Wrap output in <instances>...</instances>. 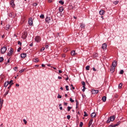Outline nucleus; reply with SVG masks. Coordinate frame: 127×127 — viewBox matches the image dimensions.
I'll return each instance as SVG.
<instances>
[{
  "label": "nucleus",
  "mask_w": 127,
  "mask_h": 127,
  "mask_svg": "<svg viewBox=\"0 0 127 127\" xmlns=\"http://www.w3.org/2000/svg\"><path fill=\"white\" fill-rule=\"evenodd\" d=\"M93 123V119H90L89 122V124H88V127H91V126H92V124Z\"/></svg>",
  "instance_id": "9"
},
{
  "label": "nucleus",
  "mask_w": 127,
  "mask_h": 127,
  "mask_svg": "<svg viewBox=\"0 0 127 127\" xmlns=\"http://www.w3.org/2000/svg\"><path fill=\"white\" fill-rule=\"evenodd\" d=\"M21 58L24 59L25 57H26V54L23 53L21 54Z\"/></svg>",
  "instance_id": "12"
},
{
  "label": "nucleus",
  "mask_w": 127,
  "mask_h": 127,
  "mask_svg": "<svg viewBox=\"0 0 127 127\" xmlns=\"http://www.w3.org/2000/svg\"><path fill=\"white\" fill-rule=\"evenodd\" d=\"M102 49L105 50L106 48H107V44H103L102 46Z\"/></svg>",
  "instance_id": "13"
},
{
  "label": "nucleus",
  "mask_w": 127,
  "mask_h": 127,
  "mask_svg": "<svg viewBox=\"0 0 127 127\" xmlns=\"http://www.w3.org/2000/svg\"><path fill=\"white\" fill-rule=\"evenodd\" d=\"M10 4L12 7H15V4H14V0H11L10 2Z\"/></svg>",
  "instance_id": "5"
},
{
  "label": "nucleus",
  "mask_w": 127,
  "mask_h": 127,
  "mask_svg": "<svg viewBox=\"0 0 127 127\" xmlns=\"http://www.w3.org/2000/svg\"><path fill=\"white\" fill-rule=\"evenodd\" d=\"M23 122L24 123L25 125H26V124H27V121H26L25 119H23Z\"/></svg>",
  "instance_id": "38"
},
{
  "label": "nucleus",
  "mask_w": 127,
  "mask_h": 127,
  "mask_svg": "<svg viewBox=\"0 0 127 127\" xmlns=\"http://www.w3.org/2000/svg\"><path fill=\"white\" fill-rule=\"evenodd\" d=\"M40 18H44V15L41 14V15L40 16Z\"/></svg>",
  "instance_id": "39"
},
{
  "label": "nucleus",
  "mask_w": 127,
  "mask_h": 127,
  "mask_svg": "<svg viewBox=\"0 0 127 127\" xmlns=\"http://www.w3.org/2000/svg\"><path fill=\"white\" fill-rule=\"evenodd\" d=\"M71 109H72V107H69V106L67 107V111H68V112H70V110H71Z\"/></svg>",
  "instance_id": "33"
},
{
  "label": "nucleus",
  "mask_w": 127,
  "mask_h": 127,
  "mask_svg": "<svg viewBox=\"0 0 127 127\" xmlns=\"http://www.w3.org/2000/svg\"><path fill=\"white\" fill-rule=\"evenodd\" d=\"M66 118L67 120H69V119H71V116H70V115H67Z\"/></svg>",
  "instance_id": "42"
},
{
  "label": "nucleus",
  "mask_w": 127,
  "mask_h": 127,
  "mask_svg": "<svg viewBox=\"0 0 127 127\" xmlns=\"http://www.w3.org/2000/svg\"><path fill=\"white\" fill-rule=\"evenodd\" d=\"M13 80H11L10 81H7V82L8 83L9 85L12 84V83H13Z\"/></svg>",
  "instance_id": "28"
},
{
  "label": "nucleus",
  "mask_w": 127,
  "mask_h": 127,
  "mask_svg": "<svg viewBox=\"0 0 127 127\" xmlns=\"http://www.w3.org/2000/svg\"><path fill=\"white\" fill-rule=\"evenodd\" d=\"M59 10H60V12H62V11H63L64 10V8H63V7H60L59 8Z\"/></svg>",
  "instance_id": "20"
},
{
  "label": "nucleus",
  "mask_w": 127,
  "mask_h": 127,
  "mask_svg": "<svg viewBox=\"0 0 127 127\" xmlns=\"http://www.w3.org/2000/svg\"><path fill=\"white\" fill-rule=\"evenodd\" d=\"M59 3H61V4H64V1H62V0H60L59 1Z\"/></svg>",
  "instance_id": "32"
},
{
  "label": "nucleus",
  "mask_w": 127,
  "mask_h": 127,
  "mask_svg": "<svg viewBox=\"0 0 127 127\" xmlns=\"http://www.w3.org/2000/svg\"><path fill=\"white\" fill-rule=\"evenodd\" d=\"M34 61L36 63L39 61V59H38V58H36Z\"/></svg>",
  "instance_id": "30"
},
{
  "label": "nucleus",
  "mask_w": 127,
  "mask_h": 127,
  "mask_svg": "<svg viewBox=\"0 0 127 127\" xmlns=\"http://www.w3.org/2000/svg\"><path fill=\"white\" fill-rule=\"evenodd\" d=\"M28 23L29 25L32 26L33 24V21H32V18H29L28 19Z\"/></svg>",
  "instance_id": "7"
},
{
  "label": "nucleus",
  "mask_w": 127,
  "mask_h": 127,
  "mask_svg": "<svg viewBox=\"0 0 127 127\" xmlns=\"http://www.w3.org/2000/svg\"><path fill=\"white\" fill-rule=\"evenodd\" d=\"M58 99H61V98H62V96L59 94L58 96Z\"/></svg>",
  "instance_id": "45"
},
{
  "label": "nucleus",
  "mask_w": 127,
  "mask_h": 127,
  "mask_svg": "<svg viewBox=\"0 0 127 127\" xmlns=\"http://www.w3.org/2000/svg\"><path fill=\"white\" fill-rule=\"evenodd\" d=\"M93 71H97V69H96V68H95V67H93Z\"/></svg>",
  "instance_id": "64"
},
{
  "label": "nucleus",
  "mask_w": 127,
  "mask_h": 127,
  "mask_svg": "<svg viewBox=\"0 0 127 127\" xmlns=\"http://www.w3.org/2000/svg\"><path fill=\"white\" fill-rule=\"evenodd\" d=\"M30 46L32 47L33 46V43H32L30 44Z\"/></svg>",
  "instance_id": "59"
},
{
  "label": "nucleus",
  "mask_w": 127,
  "mask_h": 127,
  "mask_svg": "<svg viewBox=\"0 0 127 127\" xmlns=\"http://www.w3.org/2000/svg\"><path fill=\"white\" fill-rule=\"evenodd\" d=\"M85 69L86 70H87V71H89V70H90V66L89 65H87L85 67Z\"/></svg>",
  "instance_id": "27"
},
{
  "label": "nucleus",
  "mask_w": 127,
  "mask_h": 127,
  "mask_svg": "<svg viewBox=\"0 0 127 127\" xmlns=\"http://www.w3.org/2000/svg\"><path fill=\"white\" fill-rule=\"evenodd\" d=\"M92 93L93 94H98L99 93V90H93Z\"/></svg>",
  "instance_id": "17"
},
{
  "label": "nucleus",
  "mask_w": 127,
  "mask_h": 127,
  "mask_svg": "<svg viewBox=\"0 0 127 127\" xmlns=\"http://www.w3.org/2000/svg\"><path fill=\"white\" fill-rule=\"evenodd\" d=\"M91 118H96V113L95 112H93L91 114Z\"/></svg>",
  "instance_id": "14"
},
{
  "label": "nucleus",
  "mask_w": 127,
  "mask_h": 127,
  "mask_svg": "<svg viewBox=\"0 0 127 127\" xmlns=\"http://www.w3.org/2000/svg\"><path fill=\"white\" fill-rule=\"evenodd\" d=\"M3 61V57H0V62Z\"/></svg>",
  "instance_id": "37"
},
{
  "label": "nucleus",
  "mask_w": 127,
  "mask_h": 127,
  "mask_svg": "<svg viewBox=\"0 0 127 127\" xmlns=\"http://www.w3.org/2000/svg\"><path fill=\"white\" fill-rule=\"evenodd\" d=\"M33 5L34 6H36L37 5V3H33Z\"/></svg>",
  "instance_id": "47"
},
{
  "label": "nucleus",
  "mask_w": 127,
  "mask_h": 127,
  "mask_svg": "<svg viewBox=\"0 0 127 127\" xmlns=\"http://www.w3.org/2000/svg\"><path fill=\"white\" fill-rule=\"evenodd\" d=\"M35 40L36 42H40V41H41V38L39 36H38L35 37Z\"/></svg>",
  "instance_id": "4"
},
{
  "label": "nucleus",
  "mask_w": 127,
  "mask_h": 127,
  "mask_svg": "<svg viewBox=\"0 0 127 127\" xmlns=\"http://www.w3.org/2000/svg\"><path fill=\"white\" fill-rule=\"evenodd\" d=\"M13 51H14L13 49H12V48H11L10 49V50L9 51V52L7 54V56H11V55H12V54H13Z\"/></svg>",
  "instance_id": "3"
},
{
  "label": "nucleus",
  "mask_w": 127,
  "mask_h": 127,
  "mask_svg": "<svg viewBox=\"0 0 127 127\" xmlns=\"http://www.w3.org/2000/svg\"><path fill=\"white\" fill-rule=\"evenodd\" d=\"M62 57H63V58H65V57H66V55H65V54H63Z\"/></svg>",
  "instance_id": "53"
},
{
  "label": "nucleus",
  "mask_w": 127,
  "mask_h": 127,
  "mask_svg": "<svg viewBox=\"0 0 127 127\" xmlns=\"http://www.w3.org/2000/svg\"><path fill=\"white\" fill-rule=\"evenodd\" d=\"M69 101L70 102H71V103H74V100H73V99H72V98H70L69 99Z\"/></svg>",
  "instance_id": "41"
},
{
  "label": "nucleus",
  "mask_w": 127,
  "mask_h": 127,
  "mask_svg": "<svg viewBox=\"0 0 127 127\" xmlns=\"http://www.w3.org/2000/svg\"><path fill=\"white\" fill-rule=\"evenodd\" d=\"M59 73H60V74H61V73H62V70H59Z\"/></svg>",
  "instance_id": "63"
},
{
  "label": "nucleus",
  "mask_w": 127,
  "mask_h": 127,
  "mask_svg": "<svg viewBox=\"0 0 127 127\" xmlns=\"http://www.w3.org/2000/svg\"><path fill=\"white\" fill-rule=\"evenodd\" d=\"M116 119V117L113 116H111L110 118H108V120L107 121V124H109V123L111 122H114L115 120Z\"/></svg>",
  "instance_id": "1"
},
{
  "label": "nucleus",
  "mask_w": 127,
  "mask_h": 127,
  "mask_svg": "<svg viewBox=\"0 0 127 127\" xmlns=\"http://www.w3.org/2000/svg\"><path fill=\"white\" fill-rule=\"evenodd\" d=\"M76 53L75 52V51H72L71 52V55H72V56H75V55H76Z\"/></svg>",
  "instance_id": "16"
},
{
  "label": "nucleus",
  "mask_w": 127,
  "mask_h": 127,
  "mask_svg": "<svg viewBox=\"0 0 127 127\" xmlns=\"http://www.w3.org/2000/svg\"><path fill=\"white\" fill-rule=\"evenodd\" d=\"M84 117H88V114H87V112H84Z\"/></svg>",
  "instance_id": "34"
},
{
  "label": "nucleus",
  "mask_w": 127,
  "mask_h": 127,
  "mask_svg": "<svg viewBox=\"0 0 127 127\" xmlns=\"http://www.w3.org/2000/svg\"><path fill=\"white\" fill-rule=\"evenodd\" d=\"M79 127H83V122H80Z\"/></svg>",
  "instance_id": "43"
},
{
  "label": "nucleus",
  "mask_w": 127,
  "mask_h": 127,
  "mask_svg": "<svg viewBox=\"0 0 127 127\" xmlns=\"http://www.w3.org/2000/svg\"><path fill=\"white\" fill-rule=\"evenodd\" d=\"M5 29L6 30H8V29H9V24H7V25H6V27H5Z\"/></svg>",
  "instance_id": "21"
},
{
  "label": "nucleus",
  "mask_w": 127,
  "mask_h": 127,
  "mask_svg": "<svg viewBox=\"0 0 127 127\" xmlns=\"http://www.w3.org/2000/svg\"><path fill=\"white\" fill-rule=\"evenodd\" d=\"M2 104H3V100H1V99H0V105H1V108H2Z\"/></svg>",
  "instance_id": "19"
},
{
  "label": "nucleus",
  "mask_w": 127,
  "mask_h": 127,
  "mask_svg": "<svg viewBox=\"0 0 127 127\" xmlns=\"http://www.w3.org/2000/svg\"><path fill=\"white\" fill-rule=\"evenodd\" d=\"M76 109H78V105H79V102L77 100H76Z\"/></svg>",
  "instance_id": "31"
},
{
  "label": "nucleus",
  "mask_w": 127,
  "mask_h": 127,
  "mask_svg": "<svg viewBox=\"0 0 127 127\" xmlns=\"http://www.w3.org/2000/svg\"><path fill=\"white\" fill-rule=\"evenodd\" d=\"M122 87H123V83H120L119 85V88L122 89Z\"/></svg>",
  "instance_id": "24"
},
{
  "label": "nucleus",
  "mask_w": 127,
  "mask_h": 127,
  "mask_svg": "<svg viewBox=\"0 0 127 127\" xmlns=\"http://www.w3.org/2000/svg\"><path fill=\"white\" fill-rule=\"evenodd\" d=\"M66 78L65 79V81H67V80H69V77H68V76L65 75Z\"/></svg>",
  "instance_id": "46"
},
{
  "label": "nucleus",
  "mask_w": 127,
  "mask_h": 127,
  "mask_svg": "<svg viewBox=\"0 0 127 127\" xmlns=\"http://www.w3.org/2000/svg\"><path fill=\"white\" fill-rule=\"evenodd\" d=\"M10 85L9 86V87L10 88H11V86H12V85H13V83H12L11 84H9Z\"/></svg>",
  "instance_id": "57"
},
{
  "label": "nucleus",
  "mask_w": 127,
  "mask_h": 127,
  "mask_svg": "<svg viewBox=\"0 0 127 127\" xmlns=\"http://www.w3.org/2000/svg\"><path fill=\"white\" fill-rule=\"evenodd\" d=\"M118 2H119V1H114V3H115V4H118Z\"/></svg>",
  "instance_id": "56"
},
{
  "label": "nucleus",
  "mask_w": 127,
  "mask_h": 127,
  "mask_svg": "<svg viewBox=\"0 0 127 127\" xmlns=\"http://www.w3.org/2000/svg\"><path fill=\"white\" fill-rule=\"evenodd\" d=\"M9 16H10V17H12V13H9Z\"/></svg>",
  "instance_id": "52"
},
{
  "label": "nucleus",
  "mask_w": 127,
  "mask_h": 127,
  "mask_svg": "<svg viewBox=\"0 0 127 127\" xmlns=\"http://www.w3.org/2000/svg\"><path fill=\"white\" fill-rule=\"evenodd\" d=\"M115 69H116V67L111 66L110 71L111 73H114L115 72Z\"/></svg>",
  "instance_id": "8"
},
{
  "label": "nucleus",
  "mask_w": 127,
  "mask_h": 127,
  "mask_svg": "<svg viewBox=\"0 0 127 127\" xmlns=\"http://www.w3.org/2000/svg\"><path fill=\"white\" fill-rule=\"evenodd\" d=\"M24 71V69H21V70L19 71V73H22Z\"/></svg>",
  "instance_id": "48"
},
{
  "label": "nucleus",
  "mask_w": 127,
  "mask_h": 127,
  "mask_svg": "<svg viewBox=\"0 0 127 127\" xmlns=\"http://www.w3.org/2000/svg\"><path fill=\"white\" fill-rule=\"evenodd\" d=\"M27 37V32H24L23 33V35L22 36V38L23 39H25Z\"/></svg>",
  "instance_id": "6"
},
{
  "label": "nucleus",
  "mask_w": 127,
  "mask_h": 127,
  "mask_svg": "<svg viewBox=\"0 0 127 127\" xmlns=\"http://www.w3.org/2000/svg\"><path fill=\"white\" fill-rule=\"evenodd\" d=\"M118 97H119V95H118V94H116L115 96V98H118Z\"/></svg>",
  "instance_id": "61"
},
{
  "label": "nucleus",
  "mask_w": 127,
  "mask_h": 127,
  "mask_svg": "<svg viewBox=\"0 0 127 127\" xmlns=\"http://www.w3.org/2000/svg\"><path fill=\"white\" fill-rule=\"evenodd\" d=\"M58 79H59V80H61V79H62V77H61V76H58Z\"/></svg>",
  "instance_id": "55"
},
{
  "label": "nucleus",
  "mask_w": 127,
  "mask_h": 127,
  "mask_svg": "<svg viewBox=\"0 0 127 127\" xmlns=\"http://www.w3.org/2000/svg\"><path fill=\"white\" fill-rule=\"evenodd\" d=\"M81 84L83 86H86V83L84 81H82Z\"/></svg>",
  "instance_id": "36"
},
{
  "label": "nucleus",
  "mask_w": 127,
  "mask_h": 127,
  "mask_svg": "<svg viewBox=\"0 0 127 127\" xmlns=\"http://www.w3.org/2000/svg\"><path fill=\"white\" fill-rule=\"evenodd\" d=\"M51 20L50 17H47L45 19V21L46 22H48V23H49V21H50Z\"/></svg>",
  "instance_id": "10"
},
{
  "label": "nucleus",
  "mask_w": 127,
  "mask_h": 127,
  "mask_svg": "<svg viewBox=\"0 0 127 127\" xmlns=\"http://www.w3.org/2000/svg\"><path fill=\"white\" fill-rule=\"evenodd\" d=\"M60 109L61 110H63V108L62 106H61V107H60Z\"/></svg>",
  "instance_id": "62"
},
{
  "label": "nucleus",
  "mask_w": 127,
  "mask_h": 127,
  "mask_svg": "<svg viewBox=\"0 0 127 127\" xmlns=\"http://www.w3.org/2000/svg\"><path fill=\"white\" fill-rule=\"evenodd\" d=\"M6 47H2L1 46V49H0V52L1 54H4L5 52H6L7 50Z\"/></svg>",
  "instance_id": "2"
},
{
  "label": "nucleus",
  "mask_w": 127,
  "mask_h": 127,
  "mask_svg": "<svg viewBox=\"0 0 127 127\" xmlns=\"http://www.w3.org/2000/svg\"><path fill=\"white\" fill-rule=\"evenodd\" d=\"M76 123L77 124H79V118H77V119H76Z\"/></svg>",
  "instance_id": "54"
},
{
  "label": "nucleus",
  "mask_w": 127,
  "mask_h": 127,
  "mask_svg": "<svg viewBox=\"0 0 127 127\" xmlns=\"http://www.w3.org/2000/svg\"><path fill=\"white\" fill-rule=\"evenodd\" d=\"M65 89H66V91H69V86L68 85H66Z\"/></svg>",
  "instance_id": "35"
},
{
  "label": "nucleus",
  "mask_w": 127,
  "mask_h": 127,
  "mask_svg": "<svg viewBox=\"0 0 127 127\" xmlns=\"http://www.w3.org/2000/svg\"><path fill=\"white\" fill-rule=\"evenodd\" d=\"M117 62L114 61L113 63H112V66L113 67H116V66H117Z\"/></svg>",
  "instance_id": "15"
},
{
  "label": "nucleus",
  "mask_w": 127,
  "mask_h": 127,
  "mask_svg": "<svg viewBox=\"0 0 127 127\" xmlns=\"http://www.w3.org/2000/svg\"><path fill=\"white\" fill-rule=\"evenodd\" d=\"M45 50V48L43 47V48H42L41 51H44Z\"/></svg>",
  "instance_id": "49"
},
{
  "label": "nucleus",
  "mask_w": 127,
  "mask_h": 127,
  "mask_svg": "<svg viewBox=\"0 0 127 127\" xmlns=\"http://www.w3.org/2000/svg\"><path fill=\"white\" fill-rule=\"evenodd\" d=\"M83 89H82V92H85V90H86V85H83Z\"/></svg>",
  "instance_id": "29"
},
{
  "label": "nucleus",
  "mask_w": 127,
  "mask_h": 127,
  "mask_svg": "<svg viewBox=\"0 0 127 127\" xmlns=\"http://www.w3.org/2000/svg\"><path fill=\"white\" fill-rule=\"evenodd\" d=\"M18 45L21 46L22 43H21V42H20V41H18Z\"/></svg>",
  "instance_id": "51"
},
{
  "label": "nucleus",
  "mask_w": 127,
  "mask_h": 127,
  "mask_svg": "<svg viewBox=\"0 0 127 127\" xmlns=\"http://www.w3.org/2000/svg\"><path fill=\"white\" fill-rule=\"evenodd\" d=\"M80 27H81V28H85V24H84L83 23H82L80 24Z\"/></svg>",
  "instance_id": "23"
},
{
  "label": "nucleus",
  "mask_w": 127,
  "mask_h": 127,
  "mask_svg": "<svg viewBox=\"0 0 127 127\" xmlns=\"http://www.w3.org/2000/svg\"><path fill=\"white\" fill-rule=\"evenodd\" d=\"M103 102H106V101H107V97L106 96H103L102 97V99Z\"/></svg>",
  "instance_id": "18"
},
{
  "label": "nucleus",
  "mask_w": 127,
  "mask_h": 127,
  "mask_svg": "<svg viewBox=\"0 0 127 127\" xmlns=\"http://www.w3.org/2000/svg\"><path fill=\"white\" fill-rule=\"evenodd\" d=\"M120 74H124V70H121L120 71Z\"/></svg>",
  "instance_id": "44"
},
{
  "label": "nucleus",
  "mask_w": 127,
  "mask_h": 127,
  "mask_svg": "<svg viewBox=\"0 0 127 127\" xmlns=\"http://www.w3.org/2000/svg\"><path fill=\"white\" fill-rule=\"evenodd\" d=\"M20 50H21V47H19V48L17 49V52H20Z\"/></svg>",
  "instance_id": "40"
},
{
  "label": "nucleus",
  "mask_w": 127,
  "mask_h": 127,
  "mask_svg": "<svg viewBox=\"0 0 127 127\" xmlns=\"http://www.w3.org/2000/svg\"><path fill=\"white\" fill-rule=\"evenodd\" d=\"M109 127H116V126H115V125H111L109 126Z\"/></svg>",
  "instance_id": "50"
},
{
  "label": "nucleus",
  "mask_w": 127,
  "mask_h": 127,
  "mask_svg": "<svg viewBox=\"0 0 127 127\" xmlns=\"http://www.w3.org/2000/svg\"><path fill=\"white\" fill-rule=\"evenodd\" d=\"M57 37H59V33H57Z\"/></svg>",
  "instance_id": "60"
},
{
  "label": "nucleus",
  "mask_w": 127,
  "mask_h": 127,
  "mask_svg": "<svg viewBox=\"0 0 127 127\" xmlns=\"http://www.w3.org/2000/svg\"><path fill=\"white\" fill-rule=\"evenodd\" d=\"M8 83L7 82V81L5 82V83H4V87H7V86H8Z\"/></svg>",
  "instance_id": "22"
},
{
  "label": "nucleus",
  "mask_w": 127,
  "mask_h": 127,
  "mask_svg": "<svg viewBox=\"0 0 127 127\" xmlns=\"http://www.w3.org/2000/svg\"><path fill=\"white\" fill-rule=\"evenodd\" d=\"M64 106H67L68 105V103H66V102H64Z\"/></svg>",
  "instance_id": "58"
},
{
  "label": "nucleus",
  "mask_w": 127,
  "mask_h": 127,
  "mask_svg": "<svg viewBox=\"0 0 127 127\" xmlns=\"http://www.w3.org/2000/svg\"><path fill=\"white\" fill-rule=\"evenodd\" d=\"M121 125V121L118 122L115 125V127H118Z\"/></svg>",
  "instance_id": "25"
},
{
  "label": "nucleus",
  "mask_w": 127,
  "mask_h": 127,
  "mask_svg": "<svg viewBox=\"0 0 127 127\" xmlns=\"http://www.w3.org/2000/svg\"><path fill=\"white\" fill-rule=\"evenodd\" d=\"M99 14H100V15H104V14H105V11L104 10H101L99 11Z\"/></svg>",
  "instance_id": "11"
},
{
  "label": "nucleus",
  "mask_w": 127,
  "mask_h": 127,
  "mask_svg": "<svg viewBox=\"0 0 127 127\" xmlns=\"http://www.w3.org/2000/svg\"><path fill=\"white\" fill-rule=\"evenodd\" d=\"M9 93V90H8L4 94V97H5Z\"/></svg>",
  "instance_id": "26"
}]
</instances>
